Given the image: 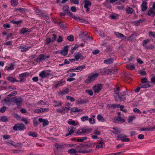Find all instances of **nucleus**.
Returning <instances> with one entry per match:
<instances>
[{"mask_svg":"<svg viewBox=\"0 0 155 155\" xmlns=\"http://www.w3.org/2000/svg\"><path fill=\"white\" fill-rule=\"evenodd\" d=\"M13 102H15L17 105V107L18 108L21 107V104L22 101V98L20 97L17 98L16 97H15L12 98Z\"/></svg>","mask_w":155,"mask_h":155,"instance_id":"nucleus-4","label":"nucleus"},{"mask_svg":"<svg viewBox=\"0 0 155 155\" xmlns=\"http://www.w3.org/2000/svg\"><path fill=\"white\" fill-rule=\"evenodd\" d=\"M75 58L77 61L79 59H80L82 60L84 58L81 54L79 52L77 53V54H75Z\"/></svg>","mask_w":155,"mask_h":155,"instance_id":"nucleus-12","label":"nucleus"},{"mask_svg":"<svg viewBox=\"0 0 155 155\" xmlns=\"http://www.w3.org/2000/svg\"><path fill=\"white\" fill-rule=\"evenodd\" d=\"M77 147L79 148H82L83 147H92V144L89 143L88 144H81L80 145L77 146Z\"/></svg>","mask_w":155,"mask_h":155,"instance_id":"nucleus-11","label":"nucleus"},{"mask_svg":"<svg viewBox=\"0 0 155 155\" xmlns=\"http://www.w3.org/2000/svg\"><path fill=\"white\" fill-rule=\"evenodd\" d=\"M6 143L8 144V145L9 146L10 145H12L13 146H15L13 144L14 142L12 140H8L6 142Z\"/></svg>","mask_w":155,"mask_h":155,"instance_id":"nucleus-42","label":"nucleus"},{"mask_svg":"<svg viewBox=\"0 0 155 155\" xmlns=\"http://www.w3.org/2000/svg\"><path fill=\"white\" fill-rule=\"evenodd\" d=\"M11 5L14 6H16L18 5L17 0H11Z\"/></svg>","mask_w":155,"mask_h":155,"instance_id":"nucleus-32","label":"nucleus"},{"mask_svg":"<svg viewBox=\"0 0 155 155\" xmlns=\"http://www.w3.org/2000/svg\"><path fill=\"white\" fill-rule=\"evenodd\" d=\"M53 102L54 103H55V104L54 105V106L55 107L61 106V101H59V102L57 103L55 100H54Z\"/></svg>","mask_w":155,"mask_h":155,"instance_id":"nucleus-35","label":"nucleus"},{"mask_svg":"<svg viewBox=\"0 0 155 155\" xmlns=\"http://www.w3.org/2000/svg\"><path fill=\"white\" fill-rule=\"evenodd\" d=\"M50 75V73L48 72H46L45 71H41L39 74V76L41 78H45L48 77Z\"/></svg>","mask_w":155,"mask_h":155,"instance_id":"nucleus-8","label":"nucleus"},{"mask_svg":"<svg viewBox=\"0 0 155 155\" xmlns=\"http://www.w3.org/2000/svg\"><path fill=\"white\" fill-rule=\"evenodd\" d=\"M82 133L85 134L87 133H89L90 131H91L92 130L91 128H87V129H81Z\"/></svg>","mask_w":155,"mask_h":155,"instance_id":"nucleus-17","label":"nucleus"},{"mask_svg":"<svg viewBox=\"0 0 155 155\" xmlns=\"http://www.w3.org/2000/svg\"><path fill=\"white\" fill-rule=\"evenodd\" d=\"M68 152L69 153L74 154V153H77V151L76 150L73 148L69 150L68 151Z\"/></svg>","mask_w":155,"mask_h":155,"instance_id":"nucleus-30","label":"nucleus"},{"mask_svg":"<svg viewBox=\"0 0 155 155\" xmlns=\"http://www.w3.org/2000/svg\"><path fill=\"white\" fill-rule=\"evenodd\" d=\"M114 34L117 37L120 38L122 40H126V37L123 34L117 32H115Z\"/></svg>","mask_w":155,"mask_h":155,"instance_id":"nucleus-10","label":"nucleus"},{"mask_svg":"<svg viewBox=\"0 0 155 155\" xmlns=\"http://www.w3.org/2000/svg\"><path fill=\"white\" fill-rule=\"evenodd\" d=\"M141 81L142 83H147L148 82L147 80V78L145 77L142 78L141 79Z\"/></svg>","mask_w":155,"mask_h":155,"instance_id":"nucleus-57","label":"nucleus"},{"mask_svg":"<svg viewBox=\"0 0 155 155\" xmlns=\"http://www.w3.org/2000/svg\"><path fill=\"white\" fill-rule=\"evenodd\" d=\"M7 79L9 81L14 83L15 82H18V81L16 80L15 78L12 77H8L7 78Z\"/></svg>","mask_w":155,"mask_h":155,"instance_id":"nucleus-19","label":"nucleus"},{"mask_svg":"<svg viewBox=\"0 0 155 155\" xmlns=\"http://www.w3.org/2000/svg\"><path fill=\"white\" fill-rule=\"evenodd\" d=\"M68 46L66 45L64 47L63 49L62 50L65 51L67 53H68Z\"/></svg>","mask_w":155,"mask_h":155,"instance_id":"nucleus-63","label":"nucleus"},{"mask_svg":"<svg viewBox=\"0 0 155 155\" xmlns=\"http://www.w3.org/2000/svg\"><path fill=\"white\" fill-rule=\"evenodd\" d=\"M87 139V137H81L80 139H78L77 140L78 142H83L84 141L86 140Z\"/></svg>","mask_w":155,"mask_h":155,"instance_id":"nucleus-37","label":"nucleus"},{"mask_svg":"<svg viewBox=\"0 0 155 155\" xmlns=\"http://www.w3.org/2000/svg\"><path fill=\"white\" fill-rule=\"evenodd\" d=\"M109 71H109L108 69L106 68L103 69L101 71V73L102 74H108L109 73Z\"/></svg>","mask_w":155,"mask_h":155,"instance_id":"nucleus-22","label":"nucleus"},{"mask_svg":"<svg viewBox=\"0 0 155 155\" xmlns=\"http://www.w3.org/2000/svg\"><path fill=\"white\" fill-rule=\"evenodd\" d=\"M48 122L47 120L46 119L43 122V126L44 127L48 125Z\"/></svg>","mask_w":155,"mask_h":155,"instance_id":"nucleus-62","label":"nucleus"},{"mask_svg":"<svg viewBox=\"0 0 155 155\" xmlns=\"http://www.w3.org/2000/svg\"><path fill=\"white\" fill-rule=\"evenodd\" d=\"M33 122L34 125L35 126H36L38 124V120L36 119L33 120Z\"/></svg>","mask_w":155,"mask_h":155,"instance_id":"nucleus-59","label":"nucleus"},{"mask_svg":"<svg viewBox=\"0 0 155 155\" xmlns=\"http://www.w3.org/2000/svg\"><path fill=\"white\" fill-rule=\"evenodd\" d=\"M15 65L14 64H13L12 63H11V65L10 66L7 67H6V70L8 71H10V70H12L14 69Z\"/></svg>","mask_w":155,"mask_h":155,"instance_id":"nucleus-31","label":"nucleus"},{"mask_svg":"<svg viewBox=\"0 0 155 155\" xmlns=\"http://www.w3.org/2000/svg\"><path fill=\"white\" fill-rule=\"evenodd\" d=\"M150 41V40L149 39H147L146 40H144L143 41V45L144 47H146L147 45V44L148 42Z\"/></svg>","mask_w":155,"mask_h":155,"instance_id":"nucleus-40","label":"nucleus"},{"mask_svg":"<svg viewBox=\"0 0 155 155\" xmlns=\"http://www.w3.org/2000/svg\"><path fill=\"white\" fill-rule=\"evenodd\" d=\"M147 3L146 2H143L141 5L142 7L141 10L143 12L146 11L147 8Z\"/></svg>","mask_w":155,"mask_h":155,"instance_id":"nucleus-14","label":"nucleus"},{"mask_svg":"<svg viewBox=\"0 0 155 155\" xmlns=\"http://www.w3.org/2000/svg\"><path fill=\"white\" fill-rule=\"evenodd\" d=\"M55 146L56 148V149L58 150H60L63 147V145L58 143H55Z\"/></svg>","mask_w":155,"mask_h":155,"instance_id":"nucleus-28","label":"nucleus"},{"mask_svg":"<svg viewBox=\"0 0 155 155\" xmlns=\"http://www.w3.org/2000/svg\"><path fill=\"white\" fill-rule=\"evenodd\" d=\"M17 94V92L16 91H13L12 92L11 94L8 95V96L11 97L14 96L16 95Z\"/></svg>","mask_w":155,"mask_h":155,"instance_id":"nucleus-49","label":"nucleus"},{"mask_svg":"<svg viewBox=\"0 0 155 155\" xmlns=\"http://www.w3.org/2000/svg\"><path fill=\"white\" fill-rule=\"evenodd\" d=\"M7 107L5 106H3L0 109V112L1 113L4 112L6 110Z\"/></svg>","mask_w":155,"mask_h":155,"instance_id":"nucleus-46","label":"nucleus"},{"mask_svg":"<svg viewBox=\"0 0 155 155\" xmlns=\"http://www.w3.org/2000/svg\"><path fill=\"white\" fill-rule=\"evenodd\" d=\"M135 117L134 116H131L130 117V116L129 119H128V122L129 123L131 122L134 119H135Z\"/></svg>","mask_w":155,"mask_h":155,"instance_id":"nucleus-43","label":"nucleus"},{"mask_svg":"<svg viewBox=\"0 0 155 155\" xmlns=\"http://www.w3.org/2000/svg\"><path fill=\"white\" fill-rule=\"evenodd\" d=\"M68 92L69 89L68 88L66 87L64 90L61 92V94L63 95L65 94L68 93Z\"/></svg>","mask_w":155,"mask_h":155,"instance_id":"nucleus-50","label":"nucleus"},{"mask_svg":"<svg viewBox=\"0 0 155 155\" xmlns=\"http://www.w3.org/2000/svg\"><path fill=\"white\" fill-rule=\"evenodd\" d=\"M97 118L99 121H101L102 122H104L105 121L104 119L100 114H99L97 116Z\"/></svg>","mask_w":155,"mask_h":155,"instance_id":"nucleus-21","label":"nucleus"},{"mask_svg":"<svg viewBox=\"0 0 155 155\" xmlns=\"http://www.w3.org/2000/svg\"><path fill=\"white\" fill-rule=\"evenodd\" d=\"M85 91L86 93H88L91 96L93 94V92L92 90H87Z\"/></svg>","mask_w":155,"mask_h":155,"instance_id":"nucleus-55","label":"nucleus"},{"mask_svg":"<svg viewBox=\"0 0 155 155\" xmlns=\"http://www.w3.org/2000/svg\"><path fill=\"white\" fill-rule=\"evenodd\" d=\"M120 106V104H112L111 106V108L113 109H115L116 108H119Z\"/></svg>","mask_w":155,"mask_h":155,"instance_id":"nucleus-38","label":"nucleus"},{"mask_svg":"<svg viewBox=\"0 0 155 155\" xmlns=\"http://www.w3.org/2000/svg\"><path fill=\"white\" fill-rule=\"evenodd\" d=\"M25 9L21 8H15L14 10L15 11H16L17 10L19 11L20 12H23L25 11Z\"/></svg>","mask_w":155,"mask_h":155,"instance_id":"nucleus-52","label":"nucleus"},{"mask_svg":"<svg viewBox=\"0 0 155 155\" xmlns=\"http://www.w3.org/2000/svg\"><path fill=\"white\" fill-rule=\"evenodd\" d=\"M84 2L85 3L84 7L86 8V12H88L89 11L90 9L88 8L89 6H90L91 5V2L88 0H85Z\"/></svg>","mask_w":155,"mask_h":155,"instance_id":"nucleus-7","label":"nucleus"},{"mask_svg":"<svg viewBox=\"0 0 155 155\" xmlns=\"http://www.w3.org/2000/svg\"><path fill=\"white\" fill-rule=\"evenodd\" d=\"M114 61V60L112 58H109L108 59L105 60L104 61V62L105 64H110L113 62Z\"/></svg>","mask_w":155,"mask_h":155,"instance_id":"nucleus-26","label":"nucleus"},{"mask_svg":"<svg viewBox=\"0 0 155 155\" xmlns=\"http://www.w3.org/2000/svg\"><path fill=\"white\" fill-rule=\"evenodd\" d=\"M66 104L65 108L67 110L65 112L67 113L70 109V107H69L70 105V104L69 103H67Z\"/></svg>","mask_w":155,"mask_h":155,"instance_id":"nucleus-51","label":"nucleus"},{"mask_svg":"<svg viewBox=\"0 0 155 155\" xmlns=\"http://www.w3.org/2000/svg\"><path fill=\"white\" fill-rule=\"evenodd\" d=\"M29 75V74L28 73L26 72L24 73L21 74H19V76L20 78H24L25 77H28Z\"/></svg>","mask_w":155,"mask_h":155,"instance_id":"nucleus-29","label":"nucleus"},{"mask_svg":"<svg viewBox=\"0 0 155 155\" xmlns=\"http://www.w3.org/2000/svg\"><path fill=\"white\" fill-rule=\"evenodd\" d=\"M88 120H89V121L90 124H94V123L95 120L94 119L91 118H89Z\"/></svg>","mask_w":155,"mask_h":155,"instance_id":"nucleus-64","label":"nucleus"},{"mask_svg":"<svg viewBox=\"0 0 155 155\" xmlns=\"http://www.w3.org/2000/svg\"><path fill=\"white\" fill-rule=\"evenodd\" d=\"M133 111L135 113H137L139 114H141V112L140 110L137 108H134L133 110Z\"/></svg>","mask_w":155,"mask_h":155,"instance_id":"nucleus-61","label":"nucleus"},{"mask_svg":"<svg viewBox=\"0 0 155 155\" xmlns=\"http://www.w3.org/2000/svg\"><path fill=\"white\" fill-rule=\"evenodd\" d=\"M150 82H148L147 83H142L140 85V87L146 88L148 87H150Z\"/></svg>","mask_w":155,"mask_h":155,"instance_id":"nucleus-15","label":"nucleus"},{"mask_svg":"<svg viewBox=\"0 0 155 155\" xmlns=\"http://www.w3.org/2000/svg\"><path fill=\"white\" fill-rule=\"evenodd\" d=\"M46 44H48L51 42V40L50 38H47L46 39Z\"/></svg>","mask_w":155,"mask_h":155,"instance_id":"nucleus-60","label":"nucleus"},{"mask_svg":"<svg viewBox=\"0 0 155 155\" xmlns=\"http://www.w3.org/2000/svg\"><path fill=\"white\" fill-rule=\"evenodd\" d=\"M86 68L85 66L84 65H83L81 66H79L77 67L76 68L74 69V70H80V71H82L83 68Z\"/></svg>","mask_w":155,"mask_h":155,"instance_id":"nucleus-33","label":"nucleus"},{"mask_svg":"<svg viewBox=\"0 0 155 155\" xmlns=\"http://www.w3.org/2000/svg\"><path fill=\"white\" fill-rule=\"evenodd\" d=\"M18 48L21 49V51L22 52H25L26 51L28 50L30 48V47H28L27 48H25V47L23 46H20Z\"/></svg>","mask_w":155,"mask_h":155,"instance_id":"nucleus-16","label":"nucleus"},{"mask_svg":"<svg viewBox=\"0 0 155 155\" xmlns=\"http://www.w3.org/2000/svg\"><path fill=\"white\" fill-rule=\"evenodd\" d=\"M147 14L149 15L152 17L155 15V13L153 11L152 8H151L148 11Z\"/></svg>","mask_w":155,"mask_h":155,"instance_id":"nucleus-25","label":"nucleus"},{"mask_svg":"<svg viewBox=\"0 0 155 155\" xmlns=\"http://www.w3.org/2000/svg\"><path fill=\"white\" fill-rule=\"evenodd\" d=\"M154 46L152 45H150L148 46H146L145 47V48H146L147 49H152L154 48Z\"/></svg>","mask_w":155,"mask_h":155,"instance_id":"nucleus-58","label":"nucleus"},{"mask_svg":"<svg viewBox=\"0 0 155 155\" xmlns=\"http://www.w3.org/2000/svg\"><path fill=\"white\" fill-rule=\"evenodd\" d=\"M102 84H99L97 86H94L93 87V89L94 92L96 93H98L99 91L102 88Z\"/></svg>","mask_w":155,"mask_h":155,"instance_id":"nucleus-9","label":"nucleus"},{"mask_svg":"<svg viewBox=\"0 0 155 155\" xmlns=\"http://www.w3.org/2000/svg\"><path fill=\"white\" fill-rule=\"evenodd\" d=\"M0 120L3 122H6L8 120V117L5 116H1L0 119Z\"/></svg>","mask_w":155,"mask_h":155,"instance_id":"nucleus-23","label":"nucleus"},{"mask_svg":"<svg viewBox=\"0 0 155 155\" xmlns=\"http://www.w3.org/2000/svg\"><path fill=\"white\" fill-rule=\"evenodd\" d=\"M88 101L87 99L84 100H81L78 102V103L79 104H82L84 103H86L88 102Z\"/></svg>","mask_w":155,"mask_h":155,"instance_id":"nucleus-39","label":"nucleus"},{"mask_svg":"<svg viewBox=\"0 0 155 155\" xmlns=\"http://www.w3.org/2000/svg\"><path fill=\"white\" fill-rule=\"evenodd\" d=\"M113 129L112 132L115 135L118 134L120 132V131L117 127H114Z\"/></svg>","mask_w":155,"mask_h":155,"instance_id":"nucleus-18","label":"nucleus"},{"mask_svg":"<svg viewBox=\"0 0 155 155\" xmlns=\"http://www.w3.org/2000/svg\"><path fill=\"white\" fill-rule=\"evenodd\" d=\"M127 68L129 70H134L135 69V66L134 64L130 65L129 64H127L126 66Z\"/></svg>","mask_w":155,"mask_h":155,"instance_id":"nucleus-24","label":"nucleus"},{"mask_svg":"<svg viewBox=\"0 0 155 155\" xmlns=\"http://www.w3.org/2000/svg\"><path fill=\"white\" fill-rule=\"evenodd\" d=\"M82 110L81 109H78L77 107H74L71 108V112H79L80 111H82Z\"/></svg>","mask_w":155,"mask_h":155,"instance_id":"nucleus-20","label":"nucleus"},{"mask_svg":"<svg viewBox=\"0 0 155 155\" xmlns=\"http://www.w3.org/2000/svg\"><path fill=\"white\" fill-rule=\"evenodd\" d=\"M10 22H12L13 24H15L17 25H19L22 23V21L21 20H20L18 21H14V20H13L10 21Z\"/></svg>","mask_w":155,"mask_h":155,"instance_id":"nucleus-44","label":"nucleus"},{"mask_svg":"<svg viewBox=\"0 0 155 155\" xmlns=\"http://www.w3.org/2000/svg\"><path fill=\"white\" fill-rule=\"evenodd\" d=\"M78 20H77V21H81L82 22H85L86 24H88V21H86V20H85L84 19H81L79 18H78Z\"/></svg>","mask_w":155,"mask_h":155,"instance_id":"nucleus-47","label":"nucleus"},{"mask_svg":"<svg viewBox=\"0 0 155 155\" xmlns=\"http://www.w3.org/2000/svg\"><path fill=\"white\" fill-rule=\"evenodd\" d=\"M50 56L49 55L46 56L44 54H41L38 57L36 58L35 60V61L39 63L41 61L45 60L46 59H48L49 58Z\"/></svg>","mask_w":155,"mask_h":155,"instance_id":"nucleus-6","label":"nucleus"},{"mask_svg":"<svg viewBox=\"0 0 155 155\" xmlns=\"http://www.w3.org/2000/svg\"><path fill=\"white\" fill-rule=\"evenodd\" d=\"M68 123L70 125H75L76 124V122L75 121H68Z\"/></svg>","mask_w":155,"mask_h":155,"instance_id":"nucleus-53","label":"nucleus"},{"mask_svg":"<svg viewBox=\"0 0 155 155\" xmlns=\"http://www.w3.org/2000/svg\"><path fill=\"white\" fill-rule=\"evenodd\" d=\"M117 121H122L123 122H124L125 121V120L123 118H122L121 117H117L116 119L114 120V122L116 123Z\"/></svg>","mask_w":155,"mask_h":155,"instance_id":"nucleus-27","label":"nucleus"},{"mask_svg":"<svg viewBox=\"0 0 155 155\" xmlns=\"http://www.w3.org/2000/svg\"><path fill=\"white\" fill-rule=\"evenodd\" d=\"M28 134L30 136H31L33 137H36L37 136V134L35 132H31L28 133Z\"/></svg>","mask_w":155,"mask_h":155,"instance_id":"nucleus-36","label":"nucleus"},{"mask_svg":"<svg viewBox=\"0 0 155 155\" xmlns=\"http://www.w3.org/2000/svg\"><path fill=\"white\" fill-rule=\"evenodd\" d=\"M41 113H43L45 112H46L49 111V109L48 108H41Z\"/></svg>","mask_w":155,"mask_h":155,"instance_id":"nucleus-54","label":"nucleus"},{"mask_svg":"<svg viewBox=\"0 0 155 155\" xmlns=\"http://www.w3.org/2000/svg\"><path fill=\"white\" fill-rule=\"evenodd\" d=\"M31 31V29L28 30L26 28H23L21 30V33L23 34L28 35Z\"/></svg>","mask_w":155,"mask_h":155,"instance_id":"nucleus-13","label":"nucleus"},{"mask_svg":"<svg viewBox=\"0 0 155 155\" xmlns=\"http://www.w3.org/2000/svg\"><path fill=\"white\" fill-rule=\"evenodd\" d=\"M67 38L69 41H74V37L72 35H70L68 36Z\"/></svg>","mask_w":155,"mask_h":155,"instance_id":"nucleus-41","label":"nucleus"},{"mask_svg":"<svg viewBox=\"0 0 155 155\" xmlns=\"http://www.w3.org/2000/svg\"><path fill=\"white\" fill-rule=\"evenodd\" d=\"M126 11L128 14H132L133 13L132 9L129 7L126 9Z\"/></svg>","mask_w":155,"mask_h":155,"instance_id":"nucleus-34","label":"nucleus"},{"mask_svg":"<svg viewBox=\"0 0 155 155\" xmlns=\"http://www.w3.org/2000/svg\"><path fill=\"white\" fill-rule=\"evenodd\" d=\"M114 94H117V96H114V97L116 101H124L125 100V97H124L125 94V91L122 92L121 91L120 87H116L114 88Z\"/></svg>","mask_w":155,"mask_h":155,"instance_id":"nucleus-1","label":"nucleus"},{"mask_svg":"<svg viewBox=\"0 0 155 155\" xmlns=\"http://www.w3.org/2000/svg\"><path fill=\"white\" fill-rule=\"evenodd\" d=\"M136 36V35L135 34H132L129 37V38L128 39V40L129 41L131 40H133V39H134L135 38L134 36Z\"/></svg>","mask_w":155,"mask_h":155,"instance_id":"nucleus-48","label":"nucleus"},{"mask_svg":"<svg viewBox=\"0 0 155 155\" xmlns=\"http://www.w3.org/2000/svg\"><path fill=\"white\" fill-rule=\"evenodd\" d=\"M63 9L64 11L66 13L69 15V16L74 18L75 20H78V17H75V16L73 15L72 13L69 10V7L68 5H66L63 7Z\"/></svg>","mask_w":155,"mask_h":155,"instance_id":"nucleus-2","label":"nucleus"},{"mask_svg":"<svg viewBox=\"0 0 155 155\" xmlns=\"http://www.w3.org/2000/svg\"><path fill=\"white\" fill-rule=\"evenodd\" d=\"M98 74L97 73L94 74L91 76H88V78L85 81V82L87 84H89L92 81H94L98 76Z\"/></svg>","mask_w":155,"mask_h":155,"instance_id":"nucleus-3","label":"nucleus"},{"mask_svg":"<svg viewBox=\"0 0 155 155\" xmlns=\"http://www.w3.org/2000/svg\"><path fill=\"white\" fill-rule=\"evenodd\" d=\"M4 101L6 102H13L12 98L11 99H9L8 97H7L6 99H5Z\"/></svg>","mask_w":155,"mask_h":155,"instance_id":"nucleus-56","label":"nucleus"},{"mask_svg":"<svg viewBox=\"0 0 155 155\" xmlns=\"http://www.w3.org/2000/svg\"><path fill=\"white\" fill-rule=\"evenodd\" d=\"M81 120L82 121H84L85 120H88V117L87 116H84L82 117L81 118Z\"/></svg>","mask_w":155,"mask_h":155,"instance_id":"nucleus-45","label":"nucleus"},{"mask_svg":"<svg viewBox=\"0 0 155 155\" xmlns=\"http://www.w3.org/2000/svg\"><path fill=\"white\" fill-rule=\"evenodd\" d=\"M25 125L22 124H15L12 128L15 131L22 130L24 129Z\"/></svg>","mask_w":155,"mask_h":155,"instance_id":"nucleus-5","label":"nucleus"}]
</instances>
